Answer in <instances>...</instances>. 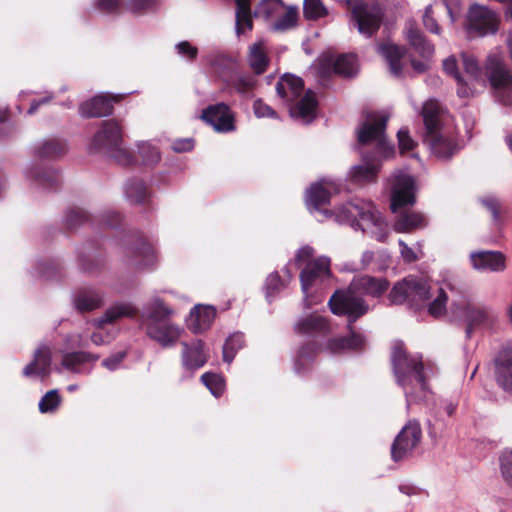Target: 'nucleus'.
<instances>
[{"label": "nucleus", "instance_id": "dca6fc26", "mask_svg": "<svg viewBox=\"0 0 512 512\" xmlns=\"http://www.w3.org/2000/svg\"><path fill=\"white\" fill-rule=\"evenodd\" d=\"M200 119L213 127L218 133L236 130L235 116L230 107L223 102L212 104L202 110Z\"/></svg>", "mask_w": 512, "mask_h": 512}, {"label": "nucleus", "instance_id": "bb28decb", "mask_svg": "<svg viewBox=\"0 0 512 512\" xmlns=\"http://www.w3.org/2000/svg\"><path fill=\"white\" fill-rule=\"evenodd\" d=\"M437 11L446 10L452 22L455 21L456 16L459 13V1L458 0H435L433 5H428L425 8L423 15V24L427 30L434 34H440V27L433 15Z\"/></svg>", "mask_w": 512, "mask_h": 512}, {"label": "nucleus", "instance_id": "9d476101", "mask_svg": "<svg viewBox=\"0 0 512 512\" xmlns=\"http://www.w3.org/2000/svg\"><path fill=\"white\" fill-rule=\"evenodd\" d=\"M431 298V287L428 282L417 276H407L392 288L389 299L393 304L407 303L419 309Z\"/></svg>", "mask_w": 512, "mask_h": 512}, {"label": "nucleus", "instance_id": "f704fd0d", "mask_svg": "<svg viewBox=\"0 0 512 512\" xmlns=\"http://www.w3.org/2000/svg\"><path fill=\"white\" fill-rule=\"evenodd\" d=\"M103 303V297L93 289H82L75 293L73 304L80 313H86L99 308Z\"/></svg>", "mask_w": 512, "mask_h": 512}, {"label": "nucleus", "instance_id": "72a5a7b5", "mask_svg": "<svg viewBox=\"0 0 512 512\" xmlns=\"http://www.w3.org/2000/svg\"><path fill=\"white\" fill-rule=\"evenodd\" d=\"M405 30L407 40L420 56L429 58L434 54V46L426 40L413 21L406 23Z\"/></svg>", "mask_w": 512, "mask_h": 512}, {"label": "nucleus", "instance_id": "1a4fd4ad", "mask_svg": "<svg viewBox=\"0 0 512 512\" xmlns=\"http://www.w3.org/2000/svg\"><path fill=\"white\" fill-rule=\"evenodd\" d=\"M123 134L119 123L115 120L103 121L100 129L92 138L88 149L90 152L104 151L118 164L129 166L134 157L123 147Z\"/></svg>", "mask_w": 512, "mask_h": 512}, {"label": "nucleus", "instance_id": "423d86ee", "mask_svg": "<svg viewBox=\"0 0 512 512\" xmlns=\"http://www.w3.org/2000/svg\"><path fill=\"white\" fill-rule=\"evenodd\" d=\"M444 108L436 99L424 102L420 114L423 119V142L440 159H449L460 150L454 133L444 128Z\"/></svg>", "mask_w": 512, "mask_h": 512}, {"label": "nucleus", "instance_id": "c756f323", "mask_svg": "<svg viewBox=\"0 0 512 512\" xmlns=\"http://www.w3.org/2000/svg\"><path fill=\"white\" fill-rule=\"evenodd\" d=\"M366 338L364 335L354 332L346 337H337L328 340L326 349L332 354H341L346 351H357L365 347Z\"/></svg>", "mask_w": 512, "mask_h": 512}, {"label": "nucleus", "instance_id": "473e14b6", "mask_svg": "<svg viewBox=\"0 0 512 512\" xmlns=\"http://www.w3.org/2000/svg\"><path fill=\"white\" fill-rule=\"evenodd\" d=\"M67 151L66 141L57 138L41 140L34 146L35 155L42 159H56L66 154Z\"/></svg>", "mask_w": 512, "mask_h": 512}, {"label": "nucleus", "instance_id": "49530a36", "mask_svg": "<svg viewBox=\"0 0 512 512\" xmlns=\"http://www.w3.org/2000/svg\"><path fill=\"white\" fill-rule=\"evenodd\" d=\"M283 8L284 4L282 0H262L255 9L254 15L256 17L269 19L278 15Z\"/></svg>", "mask_w": 512, "mask_h": 512}, {"label": "nucleus", "instance_id": "8fccbe9b", "mask_svg": "<svg viewBox=\"0 0 512 512\" xmlns=\"http://www.w3.org/2000/svg\"><path fill=\"white\" fill-rule=\"evenodd\" d=\"M201 381L215 397H220L225 389L224 378L219 374L206 372L201 376Z\"/></svg>", "mask_w": 512, "mask_h": 512}, {"label": "nucleus", "instance_id": "c85d7f7f", "mask_svg": "<svg viewBox=\"0 0 512 512\" xmlns=\"http://www.w3.org/2000/svg\"><path fill=\"white\" fill-rule=\"evenodd\" d=\"M216 316V309L210 305H196L190 312L188 328L194 334H201L210 328Z\"/></svg>", "mask_w": 512, "mask_h": 512}, {"label": "nucleus", "instance_id": "6ab92c4d", "mask_svg": "<svg viewBox=\"0 0 512 512\" xmlns=\"http://www.w3.org/2000/svg\"><path fill=\"white\" fill-rule=\"evenodd\" d=\"M24 176L31 188L43 191L57 189L60 175L55 169H44L37 163H30L24 169Z\"/></svg>", "mask_w": 512, "mask_h": 512}, {"label": "nucleus", "instance_id": "2f4dec72", "mask_svg": "<svg viewBox=\"0 0 512 512\" xmlns=\"http://www.w3.org/2000/svg\"><path fill=\"white\" fill-rule=\"evenodd\" d=\"M247 61L256 75H261L267 70L270 59L267 54L266 43L263 40L249 46Z\"/></svg>", "mask_w": 512, "mask_h": 512}, {"label": "nucleus", "instance_id": "de8ad7c7", "mask_svg": "<svg viewBox=\"0 0 512 512\" xmlns=\"http://www.w3.org/2000/svg\"><path fill=\"white\" fill-rule=\"evenodd\" d=\"M303 13L308 20H317L328 15V9L321 0H304Z\"/></svg>", "mask_w": 512, "mask_h": 512}, {"label": "nucleus", "instance_id": "2eb2a0df", "mask_svg": "<svg viewBox=\"0 0 512 512\" xmlns=\"http://www.w3.org/2000/svg\"><path fill=\"white\" fill-rule=\"evenodd\" d=\"M352 18L359 33L371 37L380 27L381 8L377 4L357 2L352 9Z\"/></svg>", "mask_w": 512, "mask_h": 512}, {"label": "nucleus", "instance_id": "7ed1b4c3", "mask_svg": "<svg viewBox=\"0 0 512 512\" xmlns=\"http://www.w3.org/2000/svg\"><path fill=\"white\" fill-rule=\"evenodd\" d=\"M389 283L384 278H376L369 275L354 277L347 290H337L329 299V307L335 315L347 316L349 326L359 317L368 312V305L360 297L367 295L381 296Z\"/></svg>", "mask_w": 512, "mask_h": 512}, {"label": "nucleus", "instance_id": "69168bd1", "mask_svg": "<svg viewBox=\"0 0 512 512\" xmlns=\"http://www.w3.org/2000/svg\"><path fill=\"white\" fill-rule=\"evenodd\" d=\"M177 53L183 57L193 60L196 58L198 49L191 45L188 41H181L175 45Z\"/></svg>", "mask_w": 512, "mask_h": 512}, {"label": "nucleus", "instance_id": "f8f14e48", "mask_svg": "<svg viewBox=\"0 0 512 512\" xmlns=\"http://www.w3.org/2000/svg\"><path fill=\"white\" fill-rule=\"evenodd\" d=\"M485 69L496 98L504 105H512V74L496 55L487 58Z\"/></svg>", "mask_w": 512, "mask_h": 512}, {"label": "nucleus", "instance_id": "cd10ccee", "mask_svg": "<svg viewBox=\"0 0 512 512\" xmlns=\"http://www.w3.org/2000/svg\"><path fill=\"white\" fill-rule=\"evenodd\" d=\"M296 333L307 336H325L331 328L327 320L318 314L301 317L294 325Z\"/></svg>", "mask_w": 512, "mask_h": 512}, {"label": "nucleus", "instance_id": "412c9836", "mask_svg": "<svg viewBox=\"0 0 512 512\" xmlns=\"http://www.w3.org/2000/svg\"><path fill=\"white\" fill-rule=\"evenodd\" d=\"M391 264V256L387 250H378L376 252L366 250L362 253L360 262L345 263L342 271L358 272L363 270H372L374 272H381L386 270Z\"/></svg>", "mask_w": 512, "mask_h": 512}, {"label": "nucleus", "instance_id": "e433bc0d", "mask_svg": "<svg viewBox=\"0 0 512 512\" xmlns=\"http://www.w3.org/2000/svg\"><path fill=\"white\" fill-rule=\"evenodd\" d=\"M378 52L387 61L391 74L400 77L402 75L401 59L404 55L403 48L394 44H384L378 46Z\"/></svg>", "mask_w": 512, "mask_h": 512}, {"label": "nucleus", "instance_id": "680f3d73", "mask_svg": "<svg viewBox=\"0 0 512 512\" xmlns=\"http://www.w3.org/2000/svg\"><path fill=\"white\" fill-rule=\"evenodd\" d=\"M126 356V351H118L113 353L102 361V366L109 371H115L121 366Z\"/></svg>", "mask_w": 512, "mask_h": 512}, {"label": "nucleus", "instance_id": "aec40b11", "mask_svg": "<svg viewBox=\"0 0 512 512\" xmlns=\"http://www.w3.org/2000/svg\"><path fill=\"white\" fill-rule=\"evenodd\" d=\"M131 92H129L130 94ZM125 94H108L102 93L96 95L92 99L85 101L80 104L79 112L82 117L92 118V117H103L110 115L113 110V103L118 102L123 99Z\"/></svg>", "mask_w": 512, "mask_h": 512}, {"label": "nucleus", "instance_id": "864d4df0", "mask_svg": "<svg viewBox=\"0 0 512 512\" xmlns=\"http://www.w3.org/2000/svg\"><path fill=\"white\" fill-rule=\"evenodd\" d=\"M285 287L284 281L279 276L278 272L270 273L265 282L266 298L271 301L283 288Z\"/></svg>", "mask_w": 512, "mask_h": 512}, {"label": "nucleus", "instance_id": "4d7b16f0", "mask_svg": "<svg viewBox=\"0 0 512 512\" xmlns=\"http://www.w3.org/2000/svg\"><path fill=\"white\" fill-rule=\"evenodd\" d=\"M297 21V11L295 8H289L279 19L272 25L274 31H285L295 26Z\"/></svg>", "mask_w": 512, "mask_h": 512}, {"label": "nucleus", "instance_id": "a211bd4d", "mask_svg": "<svg viewBox=\"0 0 512 512\" xmlns=\"http://www.w3.org/2000/svg\"><path fill=\"white\" fill-rule=\"evenodd\" d=\"M126 254L130 258V263L140 270L153 269L159 261L155 246L142 237L126 248Z\"/></svg>", "mask_w": 512, "mask_h": 512}, {"label": "nucleus", "instance_id": "bf43d9fd", "mask_svg": "<svg viewBox=\"0 0 512 512\" xmlns=\"http://www.w3.org/2000/svg\"><path fill=\"white\" fill-rule=\"evenodd\" d=\"M253 111L257 118H278L277 112L262 99H256L254 101Z\"/></svg>", "mask_w": 512, "mask_h": 512}, {"label": "nucleus", "instance_id": "13d9d810", "mask_svg": "<svg viewBox=\"0 0 512 512\" xmlns=\"http://www.w3.org/2000/svg\"><path fill=\"white\" fill-rule=\"evenodd\" d=\"M480 201L486 210L491 214L493 223L495 225H500L502 221L500 202L494 196L483 197Z\"/></svg>", "mask_w": 512, "mask_h": 512}, {"label": "nucleus", "instance_id": "774afa93", "mask_svg": "<svg viewBox=\"0 0 512 512\" xmlns=\"http://www.w3.org/2000/svg\"><path fill=\"white\" fill-rule=\"evenodd\" d=\"M123 0H95V7L102 12L111 13L117 11L122 5Z\"/></svg>", "mask_w": 512, "mask_h": 512}, {"label": "nucleus", "instance_id": "a19ab883", "mask_svg": "<svg viewBox=\"0 0 512 512\" xmlns=\"http://www.w3.org/2000/svg\"><path fill=\"white\" fill-rule=\"evenodd\" d=\"M245 345L244 335L241 332L231 334L223 345V361L230 364L234 360L237 352Z\"/></svg>", "mask_w": 512, "mask_h": 512}, {"label": "nucleus", "instance_id": "5fc2aeb1", "mask_svg": "<svg viewBox=\"0 0 512 512\" xmlns=\"http://www.w3.org/2000/svg\"><path fill=\"white\" fill-rule=\"evenodd\" d=\"M437 291V296L428 305V313L434 318H439L445 314L448 299L442 288H439Z\"/></svg>", "mask_w": 512, "mask_h": 512}, {"label": "nucleus", "instance_id": "4468645a", "mask_svg": "<svg viewBox=\"0 0 512 512\" xmlns=\"http://www.w3.org/2000/svg\"><path fill=\"white\" fill-rule=\"evenodd\" d=\"M498 17L487 7L473 5L469 9L466 33L469 38L495 34L498 30Z\"/></svg>", "mask_w": 512, "mask_h": 512}, {"label": "nucleus", "instance_id": "6e6552de", "mask_svg": "<svg viewBox=\"0 0 512 512\" xmlns=\"http://www.w3.org/2000/svg\"><path fill=\"white\" fill-rule=\"evenodd\" d=\"M303 90V80L291 74L283 75L276 84L277 95L289 105L291 117L310 123L316 116L317 99L312 90L302 96Z\"/></svg>", "mask_w": 512, "mask_h": 512}, {"label": "nucleus", "instance_id": "ea45409f", "mask_svg": "<svg viewBox=\"0 0 512 512\" xmlns=\"http://www.w3.org/2000/svg\"><path fill=\"white\" fill-rule=\"evenodd\" d=\"M236 2V33L239 35L245 30H251L253 27L250 0H235Z\"/></svg>", "mask_w": 512, "mask_h": 512}, {"label": "nucleus", "instance_id": "79ce46f5", "mask_svg": "<svg viewBox=\"0 0 512 512\" xmlns=\"http://www.w3.org/2000/svg\"><path fill=\"white\" fill-rule=\"evenodd\" d=\"M335 73L344 77H351L356 74L358 65L354 54H342L333 61Z\"/></svg>", "mask_w": 512, "mask_h": 512}, {"label": "nucleus", "instance_id": "4c0bfd02", "mask_svg": "<svg viewBox=\"0 0 512 512\" xmlns=\"http://www.w3.org/2000/svg\"><path fill=\"white\" fill-rule=\"evenodd\" d=\"M461 59L465 73L468 77L466 82L472 88L474 94L476 91V85L483 86L485 83V80L482 77L481 69L479 67L478 61L473 55L462 53Z\"/></svg>", "mask_w": 512, "mask_h": 512}, {"label": "nucleus", "instance_id": "20e7f679", "mask_svg": "<svg viewBox=\"0 0 512 512\" xmlns=\"http://www.w3.org/2000/svg\"><path fill=\"white\" fill-rule=\"evenodd\" d=\"M391 362L396 382L404 391L407 407L425 400L430 391L422 356L408 354L403 343L398 342L393 346Z\"/></svg>", "mask_w": 512, "mask_h": 512}, {"label": "nucleus", "instance_id": "b1692460", "mask_svg": "<svg viewBox=\"0 0 512 512\" xmlns=\"http://www.w3.org/2000/svg\"><path fill=\"white\" fill-rule=\"evenodd\" d=\"M181 345V363L186 371L193 373L207 363L209 356L202 340L196 339L191 343L182 342Z\"/></svg>", "mask_w": 512, "mask_h": 512}, {"label": "nucleus", "instance_id": "0eeeda50", "mask_svg": "<svg viewBox=\"0 0 512 512\" xmlns=\"http://www.w3.org/2000/svg\"><path fill=\"white\" fill-rule=\"evenodd\" d=\"M174 310L159 297L152 298L143 307L141 323L146 335L163 348L175 346L184 330L171 317Z\"/></svg>", "mask_w": 512, "mask_h": 512}, {"label": "nucleus", "instance_id": "a878e982", "mask_svg": "<svg viewBox=\"0 0 512 512\" xmlns=\"http://www.w3.org/2000/svg\"><path fill=\"white\" fill-rule=\"evenodd\" d=\"M52 353L47 345H40L33 354V360L23 369L25 377H39L41 381L51 373Z\"/></svg>", "mask_w": 512, "mask_h": 512}, {"label": "nucleus", "instance_id": "09e8293b", "mask_svg": "<svg viewBox=\"0 0 512 512\" xmlns=\"http://www.w3.org/2000/svg\"><path fill=\"white\" fill-rule=\"evenodd\" d=\"M233 88L242 95H249L252 92L256 85L257 79L248 74H237L231 80Z\"/></svg>", "mask_w": 512, "mask_h": 512}, {"label": "nucleus", "instance_id": "7c9ffc66", "mask_svg": "<svg viewBox=\"0 0 512 512\" xmlns=\"http://www.w3.org/2000/svg\"><path fill=\"white\" fill-rule=\"evenodd\" d=\"M137 313V309L129 302H119L109 307L104 314L93 320V325L97 328L103 327L105 324H111L123 317H133Z\"/></svg>", "mask_w": 512, "mask_h": 512}, {"label": "nucleus", "instance_id": "6e6d98bb", "mask_svg": "<svg viewBox=\"0 0 512 512\" xmlns=\"http://www.w3.org/2000/svg\"><path fill=\"white\" fill-rule=\"evenodd\" d=\"M138 152L145 164L153 165L160 160L158 148L149 142H141L138 145Z\"/></svg>", "mask_w": 512, "mask_h": 512}, {"label": "nucleus", "instance_id": "c03bdc74", "mask_svg": "<svg viewBox=\"0 0 512 512\" xmlns=\"http://www.w3.org/2000/svg\"><path fill=\"white\" fill-rule=\"evenodd\" d=\"M90 221V215L80 207H71L63 216V225L68 230H74Z\"/></svg>", "mask_w": 512, "mask_h": 512}, {"label": "nucleus", "instance_id": "9b49d317", "mask_svg": "<svg viewBox=\"0 0 512 512\" xmlns=\"http://www.w3.org/2000/svg\"><path fill=\"white\" fill-rule=\"evenodd\" d=\"M454 313L466 322L465 334L470 338L473 329L488 326L495 322L497 315L492 307L471 301H461L453 304Z\"/></svg>", "mask_w": 512, "mask_h": 512}, {"label": "nucleus", "instance_id": "338daca9", "mask_svg": "<svg viewBox=\"0 0 512 512\" xmlns=\"http://www.w3.org/2000/svg\"><path fill=\"white\" fill-rule=\"evenodd\" d=\"M67 349L84 348L87 346V341L80 333H71L64 338Z\"/></svg>", "mask_w": 512, "mask_h": 512}, {"label": "nucleus", "instance_id": "603ef678", "mask_svg": "<svg viewBox=\"0 0 512 512\" xmlns=\"http://www.w3.org/2000/svg\"><path fill=\"white\" fill-rule=\"evenodd\" d=\"M61 397L57 389L48 391L39 401L38 407L41 413H52L58 409Z\"/></svg>", "mask_w": 512, "mask_h": 512}, {"label": "nucleus", "instance_id": "a18cd8bd", "mask_svg": "<svg viewBox=\"0 0 512 512\" xmlns=\"http://www.w3.org/2000/svg\"><path fill=\"white\" fill-rule=\"evenodd\" d=\"M318 350L319 347L315 343H308L299 348L294 364L296 373L304 372L305 367L313 361Z\"/></svg>", "mask_w": 512, "mask_h": 512}, {"label": "nucleus", "instance_id": "5701e85b", "mask_svg": "<svg viewBox=\"0 0 512 512\" xmlns=\"http://www.w3.org/2000/svg\"><path fill=\"white\" fill-rule=\"evenodd\" d=\"M494 375L503 390L512 392V342L504 345L495 356Z\"/></svg>", "mask_w": 512, "mask_h": 512}, {"label": "nucleus", "instance_id": "4be33fe9", "mask_svg": "<svg viewBox=\"0 0 512 512\" xmlns=\"http://www.w3.org/2000/svg\"><path fill=\"white\" fill-rule=\"evenodd\" d=\"M473 269L478 272H502L506 268V257L500 251H473L469 255Z\"/></svg>", "mask_w": 512, "mask_h": 512}, {"label": "nucleus", "instance_id": "393cba45", "mask_svg": "<svg viewBox=\"0 0 512 512\" xmlns=\"http://www.w3.org/2000/svg\"><path fill=\"white\" fill-rule=\"evenodd\" d=\"M98 359V354L86 351H64L62 352L61 367L74 374L87 375L92 371V366L88 365Z\"/></svg>", "mask_w": 512, "mask_h": 512}, {"label": "nucleus", "instance_id": "f3484780", "mask_svg": "<svg viewBox=\"0 0 512 512\" xmlns=\"http://www.w3.org/2000/svg\"><path fill=\"white\" fill-rule=\"evenodd\" d=\"M330 276V259L326 256H320L306 263L305 268L300 273L301 289L305 296V306H310L311 303H307L309 295V289L322 282L324 279Z\"/></svg>", "mask_w": 512, "mask_h": 512}, {"label": "nucleus", "instance_id": "0e129e2a", "mask_svg": "<svg viewBox=\"0 0 512 512\" xmlns=\"http://www.w3.org/2000/svg\"><path fill=\"white\" fill-rule=\"evenodd\" d=\"M157 0H128L126 8L132 13H140L152 9Z\"/></svg>", "mask_w": 512, "mask_h": 512}, {"label": "nucleus", "instance_id": "052dcab7", "mask_svg": "<svg viewBox=\"0 0 512 512\" xmlns=\"http://www.w3.org/2000/svg\"><path fill=\"white\" fill-rule=\"evenodd\" d=\"M458 399L456 398H442L437 404L436 417L439 418L441 413H445L451 417L454 415L458 407Z\"/></svg>", "mask_w": 512, "mask_h": 512}, {"label": "nucleus", "instance_id": "3c124183", "mask_svg": "<svg viewBox=\"0 0 512 512\" xmlns=\"http://www.w3.org/2000/svg\"><path fill=\"white\" fill-rule=\"evenodd\" d=\"M501 477L508 487L512 489V449H504L499 456Z\"/></svg>", "mask_w": 512, "mask_h": 512}, {"label": "nucleus", "instance_id": "39448f33", "mask_svg": "<svg viewBox=\"0 0 512 512\" xmlns=\"http://www.w3.org/2000/svg\"><path fill=\"white\" fill-rule=\"evenodd\" d=\"M391 204L390 208L397 216L393 223V229L397 233H410L417 229H423L428 225L426 216L417 211L399 209L412 206L416 202L415 179L405 170L395 172L391 178Z\"/></svg>", "mask_w": 512, "mask_h": 512}, {"label": "nucleus", "instance_id": "37998d69", "mask_svg": "<svg viewBox=\"0 0 512 512\" xmlns=\"http://www.w3.org/2000/svg\"><path fill=\"white\" fill-rule=\"evenodd\" d=\"M206 61L220 76L231 70L235 64L234 58L218 51L209 53L206 56Z\"/></svg>", "mask_w": 512, "mask_h": 512}, {"label": "nucleus", "instance_id": "58836bf2", "mask_svg": "<svg viewBox=\"0 0 512 512\" xmlns=\"http://www.w3.org/2000/svg\"><path fill=\"white\" fill-rule=\"evenodd\" d=\"M444 71L454 77L457 81V94L460 97H469L473 95L472 88L468 85L466 80L459 74L457 69V61L455 57L450 56L443 61Z\"/></svg>", "mask_w": 512, "mask_h": 512}, {"label": "nucleus", "instance_id": "f257e3e1", "mask_svg": "<svg viewBox=\"0 0 512 512\" xmlns=\"http://www.w3.org/2000/svg\"><path fill=\"white\" fill-rule=\"evenodd\" d=\"M332 192H339L338 185L332 179H322L312 184L306 192L308 209L321 213L325 218L334 217L338 223L348 224L355 230L360 229L379 242L386 240L387 223L371 201L356 198L339 206L335 211L322 209L329 203Z\"/></svg>", "mask_w": 512, "mask_h": 512}, {"label": "nucleus", "instance_id": "f03ea898", "mask_svg": "<svg viewBox=\"0 0 512 512\" xmlns=\"http://www.w3.org/2000/svg\"><path fill=\"white\" fill-rule=\"evenodd\" d=\"M387 121L388 118L384 115L370 114L358 128V143L362 145L375 143L376 153L361 154V163L352 166L347 174L348 180L352 183L366 185L376 182L382 165L376 154L388 158L394 153V146L390 145L385 137Z\"/></svg>", "mask_w": 512, "mask_h": 512}, {"label": "nucleus", "instance_id": "c9c22d12", "mask_svg": "<svg viewBox=\"0 0 512 512\" xmlns=\"http://www.w3.org/2000/svg\"><path fill=\"white\" fill-rule=\"evenodd\" d=\"M126 201L131 204H145L150 197L146 184L138 178L127 180L123 187Z\"/></svg>", "mask_w": 512, "mask_h": 512}, {"label": "nucleus", "instance_id": "ddd939ff", "mask_svg": "<svg viewBox=\"0 0 512 512\" xmlns=\"http://www.w3.org/2000/svg\"><path fill=\"white\" fill-rule=\"evenodd\" d=\"M421 438L422 430L419 422L410 420L397 434L391 445L392 460L401 462L411 457Z\"/></svg>", "mask_w": 512, "mask_h": 512}, {"label": "nucleus", "instance_id": "e2e57ef3", "mask_svg": "<svg viewBox=\"0 0 512 512\" xmlns=\"http://www.w3.org/2000/svg\"><path fill=\"white\" fill-rule=\"evenodd\" d=\"M399 149L402 153L411 151L416 146L415 141L411 138L407 128H401L397 133Z\"/></svg>", "mask_w": 512, "mask_h": 512}]
</instances>
